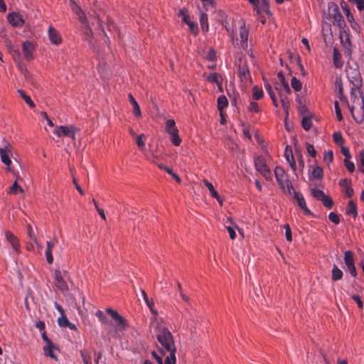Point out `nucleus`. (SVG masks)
<instances>
[{"mask_svg":"<svg viewBox=\"0 0 364 364\" xmlns=\"http://www.w3.org/2000/svg\"><path fill=\"white\" fill-rule=\"evenodd\" d=\"M151 325V328L156 331V338L161 346V353L162 354L169 353V355L165 359L164 364H176V348L171 332L165 327L161 318H154Z\"/></svg>","mask_w":364,"mask_h":364,"instance_id":"nucleus-1","label":"nucleus"},{"mask_svg":"<svg viewBox=\"0 0 364 364\" xmlns=\"http://www.w3.org/2000/svg\"><path fill=\"white\" fill-rule=\"evenodd\" d=\"M230 36L232 39V43L239 48L242 49L247 48V40H248V30L245 27V22L241 20L235 25V31H230L227 28Z\"/></svg>","mask_w":364,"mask_h":364,"instance_id":"nucleus-2","label":"nucleus"},{"mask_svg":"<svg viewBox=\"0 0 364 364\" xmlns=\"http://www.w3.org/2000/svg\"><path fill=\"white\" fill-rule=\"evenodd\" d=\"M272 161L270 156L267 158L259 156L255 158V167L266 180L272 181V174L269 168V164Z\"/></svg>","mask_w":364,"mask_h":364,"instance_id":"nucleus-3","label":"nucleus"},{"mask_svg":"<svg viewBox=\"0 0 364 364\" xmlns=\"http://www.w3.org/2000/svg\"><path fill=\"white\" fill-rule=\"evenodd\" d=\"M70 8L72 11L77 16L79 21L83 24L85 31V38L89 42L90 44H92V31L87 23V18L84 14V12L81 10L80 6L73 1L70 0Z\"/></svg>","mask_w":364,"mask_h":364,"instance_id":"nucleus-4","label":"nucleus"},{"mask_svg":"<svg viewBox=\"0 0 364 364\" xmlns=\"http://www.w3.org/2000/svg\"><path fill=\"white\" fill-rule=\"evenodd\" d=\"M350 110L353 119L357 122H361L364 115V99L361 96L353 95V101Z\"/></svg>","mask_w":364,"mask_h":364,"instance_id":"nucleus-5","label":"nucleus"},{"mask_svg":"<svg viewBox=\"0 0 364 364\" xmlns=\"http://www.w3.org/2000/svg\"><path fill=\"white\" fill-rule=\"evenodd\" d=\"M41 336L45 342V346L43 347L44 355L47 357H50L55 361H58V353L60 352L58 347L48 338L45 331L42 333Z\"/></svg>","mask_w":364,"mask_h":364,"instance_id":"nucleus-6","label":"nucleus"},{"mask_svg":"<svg viewBox=\"0 0 364 364\" xmlns=\"http://www.w3.org/2000/svg\"><path fill=\"white\" fill-rule=\"evenodd\" d=\"M274 176L279 186L282 188H286L289 190L291 188V182L288 178V175L283 168L276 166L274 168Z\"/></svg>","mask_w":364,"mask_h":364,"instance_id":"nucleus-7","label":"nucleus"},{"mask_svg":"<svg viewBox=\"0 0 364 364\" xmlns=\"http://www.w3.org/2000/svg\"><path fill=\"white\" fill-rule=\"evenodd\" d=\"M77 129L73 126H59L53 130V134L58 137H68L75 140Z\"/></svg>","mask_w":364,"mask_h":364,"instance_id":"nucleus-8","label":"nucleus"},{"mask_svg":"<svg viewBox=\"0 0 364 364\" xmlns=\"http://www.w3.org/2000/svg\"><path fill=\"white\" fill-rule=\"evenodd\" d=\"M328 15L333 19L335 24L339 27H343L344 20L338 10V7L336 4H331L328 5Z\"/></svg>","mask_w":364,"mask_h":364,"instance_id":"nucleus-9","label":"nucleus"},{"mask_svg":"<svg viewBox=\"0 0 364 364\" xmlns=\"http://www.w3.org/2000/svg\"><path fill=\"white\" fill-rule=\"evenodd\" d=\"M6 242L11 245L13 249V252L16 255L21 253V245L19 240L11 231L7 230L4 233Z\"/></svg>","mask_w":364,"mask_h":364,"instance_id":"nucleus-10","label":"nucleus"},{"mask_svg":"<svg viewBox=\"0 0 364 364\" xmlns=\"http://www.w3.org/2000/svg\"><path fill=\"white\" fill-rule=\"evenodd\" d=\"M36 46L33 43L29 41H24L22 45V53L26 61H31L33 59V52Z\"/></svg>","mask_w":364,"mask_h":364,"instance_id":"nucleus-11","label":"nucleus"},{"mask_svg":"<svg viewBox=\"0 0 364 364\" xmlns=\"http://www.w3.org/2000/svg\"><path fill=\"white\" fill-rule=\"evenodd\" d=\"M7 20L14 27H21L24 24L22 16L18 12L9 13L7 16Z\"/></svg>","mask_w":364,"mask_h":364,"instance_id":"nucleus-12","label":"nucleus"},{"mask_svg":"<svg viewBox=\"0 0 364 364\" xmlns=\"http://www.w3.org/2000/svg\"><path fill=\"white\" fill-rule=\"evenodd\" d=\"M55 285L63 292L68 291V285L59 271L55 272Z\"/></svg>","mask_w":364,"mask_h":364,"instance_id":"nucleus-13","label":"nucleus"},{"mask_svg":"<svg viewBox=\"0 0 364 364\" xmlns=\"http://www.w3.org/2000/svg\"><path fill=\"white\" fill-rule=\"evenodd\" d=\"M48 38L50 42L55 46H58L62 43V37L60 33L53 27L50 26L48 28Z\"/></svg>","mask_w":364,"mask_h":364,"instance_id":"nucleus-14","label":"nucleus"},{"mask_svg":"<svg viewBox=\"0 0 364 364\" xmlns=\"http://www.w3.org/2000/svg\"><path fill=\"white\" fill-rule=\"evenodd\" d=\"M344 260H345V263L347 267V269L349 271V272L350 273V274L353 277H355L357 273H356L355 267L354 266L353 256H352V254L350 252H345Z\"/></svg>","mask_w":364,"mask_h":364,"instance_id":"nucleus-15","label":"nucleus"},{"mask_svg":"<svg viewBox=\"0 0 364 364\" xmlns=\"http://www.w3.org/2000/svg\"><path fill=\"white\" fill-rule=\"evenodd\" d=\"M58 240L56 238H54L53 240L48 241L46 242V250L45 252V255L46 257V259L48 263L52 264L53 262V257L52 255V250L55 244L57 243Z\"/></svg>","mask_w":364,"mask_h":364,"instance_id":"nucleus-16","label":"nucleus"},{"mask_svg":"<svg viewBox=\"0 0 364 364\" xmlns=\"http://www.w3.org/2000/svg\"><path fill=\"white\" fill-rule=\"evenodd\" d=\"M203 183L205 186V187L208 189V191H210L211 196L213 197L214 198H215L220 205H223V200H222L220 196L215 191L213 185L206 179H204L203 181Z\"/></svg>","mask_w":364,"mask_h":364,"instance_id":"nucleus-17","label":"nucleus"},{"mask_svg":"<svg viewBox=\"0 0 364 364\" xmlns=\"http://www.w3.org/2000/svg\"><path fill=\"white\" fill-rule=\"evenodd\" d=\"M294 198L296 200L298 205L302 209L306 215H311V210L307 208L306 201L302 196L299 193H294Z\"/></svg>","mask_w":364,"mask_h":364,"instance_id":"nucleus-18","label":"nucleus"},{"mask_svg":"<svg viewBox=\"0 0 364 364\" xmlns=\"http://www.w3.org/2000/svg\"><path fill=\"white\" fill-rule=\"evenodd\" d=\"M275 89L278 91V93H279V95L280 97V100H281V103H282V106L284 112H286L287 115H288L289 114L288 109L289 107V100L287 97V95L288 94L280 90L278 87H275Z\"/></svg>","mask_w":364,"mask_h":364,"instance_id":"nucleus-19","label":"nucleus"},{"mask_svg":"<svg viewBox=\"0 0 364 364\" xmlns=\"http://www.w3.org/2000/svg\"><path fill=\"white\" fill-rule=\"evenodd\" d=\"M277 77L281 83V87L277 86L279 89L287 94H289L291 92L290 87L289 86L288 82L286 81L284 75L282 72L278 73Z\"/></svg>","mask_w":364,"mask_h":364,"instance_id":"nucleus-20","label":"nucleus"},{"mask_svg":"<svg viewBox=\"0 0 364 364\" xmlns=\"http://www.w3.org/2000/svg\"><path fill=\"white\" fill-rule=\"evenodd\" d=\"M339 185L343 188V191L348 196L351 197L353 195V189L350 186V181L348 179H342L339 181Z\"/></svg>","mask_w":364,"mask_h":364,"instance_id":"nucleus-21","label":"nucleus"},{"mask_svg":"<svg viewBox=\"0 0 364 364\" xmlns=\"http://www.w3.org/2000/svg\"><path fill=\"white\" fill-rule=\"evenodd\" d=\"M14 153L5 152L4 154H0V159L2 163H4L7 168V170L10 172H13V170L11 167V158L13 156Z\"/></svg>","mask_w":364,"mask_h":364,"instance_id":"nucleus-22","label":"nucleus"},{"mask_svg":"<svg viewBox=\"0 0 364 364\" xmlns=\"http://www.w3.org/2000/svg\"><path fill=\"white\" fill-rule=\"evenodd\" d=\"M5 152L14 153V149L11 144L5 138H3L0 141V154Z\"/></svg>","mask_w":364,"mask_h":364,"instance_id":"nucleus-23","label":"nucleus"},{"mask_svg":"<svg viewBox=\"0 0 364 364\" xmlns=\"http://www.w3.org/2000/svg\"><path fill=\"white\" fill-rule=\"evenodd\" d=\"M128 97H129V102L133 107V113H134V116L136 117H140L141 116V109H140V107H139V104L135 100V99L134 98V97L132 96V94H129Z\"/></svg>","mask_w":364,"mask_h":364,"instance_id":"nucleus-24","label":"nucleus"},{"mask_svg":"<svg viewBox=\"0 0 364 364\" xmlns=\"http://www.w3.org/2000/svg\"><path fill=\"white\" fill-rule=\"evenodd\" d=\"M136 144L137 147L142 152L145 151V144L146 141V136L144 134H140L135 136Z\"/></svg>","mask_w":364,"mask_h":364,"instance_id":"nucleus-25","label":"nucleus"},{"mask_svg":"<svg viewBox=\"0 0 364 364\" xmlns=\"http://www.w3.org/2000/svg\"><path fill=\"white\" fill-rule=\"evenodd\" d=\"M285 158L289 162V164L291 166L292 171H296V165L294 159L293 153L291 150H288L287 147L285 149Z\"/></svg>","mask_w":364,"mask_h":364,"instance_id":"nucleus-26","label":"nucleus"},{"mask_svg":"<svg viewBox=\"0 0 364 364\" xmlns=\"http://www.w3.org/2000/svg\"><path fill=\"white\" fill-rule=\"evenodd\" d=\"M346 213L348 215L353 217L354 218L357 216V208L353 200H351L348 202V206L346 210Z\"/></svg>","mask_w":364,"mask_h":364,"instance_id":"nucleus-27","label":"nucleus"},{"mask_svg":"<svg viewBox=\"0 0 364 364\" xmlns=\"http://www.w3.org/2000/svg\"><path fill=\"white\" fill-rule=\"evenodd\" d=\"M301 126L305 131H309L312 126V119L310 114L304 115L301 119Z\"/></svg>","mask_w":364,"mask_h":364,"instance_id":"nucleus-28","label":"nucleus"},{"mask_svg":"<svg viewBox=\"0 0 364 364\" xmlns=\"http://www.w3.org/2000/svg\"><path fill=\"white\" fill-rule=\"evenodd\" d=\"M348 22L350 23V26L351 28L355 32V33H360V27L359 24L355 21L353 15L351 14L350 15H348L346 16Z\"/></svg>","mask_w":364,"mask_h":364,"instance_id":"nucleus-29","label":"nucleus"},{"mask_svg":"<svg viewBox=\"0 0 364 364\" xmlns=\"http://www.w3.org/2000/svg\"><path fill=\"white\" fill-rule=\"evenodd\" d=\"M200 24L203 31L208 32L209 26L208 21V16L205 13L202 12L200 16Z\"/></svg>","mask_w":364,"mask_h":364,"instance_id":"nucleus-30","label":"nucleus"},{"mask_svg":"<svg viewBox=\"0 0 364 364\" xmlns=\"http://www.w3.org/2000/svg\"><path fill=\"white\" fill-rule=\"evenodd\" d=\"M343 277V272L336 265L333 264L331 270V278L333 281H338Z\"/></svg>","mask_w":364,"mask_h":364,"instance_id":"nucleus-31","label":"nucleus"},{"mask_svg":"<svg viewBox=\"0 0 364 364\" xmlns=\"http://www.w3.org/2000/svg\"><path fill=\"white\" fill-rule=\"evenodd\" d=\"M17 92L19 94V95L23 99L25 102L31 108L35 107V104L31 100V98L26 94V92L23 90H18Z\"/></svg>","mask_w":364,"mask_h":364,"instance_id":"nucleus-32","label":"nucleus"},{"mask_svg":"<svg viewBox=\"0 0 364 364\" xmlns=\"http://www.w3.org/2000/svg\"><path fill=\"white\" fill-rule=\"evenodd\" d=\"M80 355L84 364H92L91 362V353L89 350H83L80 351Z\"/></svg>","mask_w":364,"mask_h":364,"instance_id":"nucleus-33","label":"nucleus"},{"mask_svg":"<svg viewBox=\"0 0 364 364\" xmlns=\"http://www.w3.org/2000/svg\"><path fill=\"white\" fill-rule=\"evenodd\" d=\"M311 176L314 178H321L323 177V169L318 166H314L311 170Z\"/></svg>","mask_w":364,"mask_h":364,"instance_id":"nucleus-34","label":"nucleus"},{"mask_svg":"<svg viewBox=\"0 0 364 364\" xmlns=\"http://www.w3.org/2000/svg\"><path fill=\"white\" fill-rule=\"evenodd\" d=\"M207 80L211 83H219L220 80L223 79L222 76L216 73H213L210 74L206 77Z\"/></svg>","mask_w":364,"mask_h":364,"instance_id":"nucleus-35","label":"nucleus"},{"mask_svg":"<svg viewBox=\"0 0 364 364\" xmlns=\"http://www.w3.org/2000/svg\"><path fill=\"white\" fill-rule=\"evenodd\" d=\"M228 105V100L225 95H221L218 98V109L222 112Z\"/></svg>","mask_w":364,"mask_h":364,"instance_id":"nucleus-36","label":"nucleus"},{"mask_svg":"<svg viewBox=\"0 0 364 364\" xmlns=\"http://www.w3.org/2000/svg\"><path fill=\"white\" fill-rule=\"evenodd\" d=\"M114 321L116 322L118 331L124 330L127 328V322L120 315H119V316L116 318Z\"/></svg>","mask_w":364,"mask_h":364,"instance_id":"nucleus-37","label":"nucleus"},{"mask_svg":"<svg viewBox=\"0 0 364 364\" xmlns=\"http://www.w3.org/2000/svg\"><path fill=\"white\" fill-rule=\"evenodd\" d=\"M239 75L242 80H246L249 75V68L247 65H239Z\"/></svg>","mask_w":364,"mask_h":364,"instance_id":"nucleus-38","label":"nucleus"},{"mask_svg":"<svg viewBox=\"0 0 364 364\" xmlns=\"http://www.w3.org/2000/svg\"><path fill=\"white\" fill-rule=\"evenodd\" d=\"M263 91L257 86L252 87V97L255 100H259L263 97Z\"/></svg>","mask_w":364,"mask_h":364,"instance_id":"nucleus-39","label":"nucleus"},{"mask_svg":"<svg viewBox=\"0 0 364 364\" xmlns=\"http://www.w3.org/2000/svg\"><path fill=\"white\" fill-rule=\"evenodd\" d=\"M333 63L336 68H340L342 65L341 55L336 48H333Z\"/></svg>","mask_w":364,"mask_h":364,"instance_id":"nucleus-40","label":"nucleus"},{"mask_svg":"<svg viewBox=\"0 0 364 364\" xmlns=\"http://www.w3.org/2000/svg\"><path fill=\"white\" fill-rule=\"evenodd\" d=\"M23 189L18 185L17 182L15 181L11 186L9 193L11 195H16L18 193H23Z\"/></svg>","mask_w":364,"mask_h":364,"instance_id":"nucleus-41","label":"nucleus"},{"mask_svg":"<svg viewBox=\"0 0 364 364\" xmlns=\"http://www.w3.org/2000/svg\"><path fill=\"white\" fill-rule=\"evenodd\" d=\"M291 85L292 88L296 91L301 90L302 87L301 82L295 77H293L291 80Z\"/></svg>","mask_w":364,"mask_h":364,"instance_id":"nucleus-42","label":"nucleus"},{"mask_svg":"<svg viewBox=\"0 0 364 364\" xmlns=\"http://www.w3.org/2000/svg\"><path fill=\"white\" fill-rule=\"evenodd\" d=\"M9 53L12 55V58L15 60L16 63L21 61V53L17 48L11 50Z\"/></svg>","mask_w":364,"mask_h":364,"instance_id":"nucleus-43","label":"nucleus"},{"mask_svg":"<svg viewBox=\"0 0 364 364\" xmlns=\"http://www.w3.org/2000/svg\"><path fill=\"white\" fill-rule=\"evenodd\" d=\"M58 323L60 326L66 327L70 324V321L64 314L58 318Z\"/></svg>","mask_w":364,"mask_h":364,"instance_id":"nucleus-44","label":"nucleus"},{"mask_svg":"<svg viewBox=\"0 0 364 364\" xmlns=\"http://www.w3.org/2000/svg\"><path fill=\"white\" fill-rule=\"evenodd\" d=\"M16 65H17L18 68L19 69L20 72L21 73V74H23L24 75L25 78L28 80V78H29L28 71L27 70V69L26 68L24 65L22 63V62L20 61V62L17 63Z\"/></svg>","mask_w":364,"mask_h":364,"instance_id":"nucleus-45","label":"nucleus"},{"mask_svg":"<svg viewBox=\"0 0 364 364\" xmlns=\"http://www.w3.org/2000/svg\"><path fill=\"white\" fill-rule=\"evenodd\" d=\"M333 141L338 145H343L344 143V139L342 136V134L340 132H336L333 135Z\"/></svg>","mask_w":364,"mask_h":364,"instance_id":"nucleus-46","label":"nucleus"},{"mask_svg":"<svg viewBox=\"0 0 364 364\" xmlns=\"http://www.w3.org/2000/svg\"><path fill=\"white\" fill-rule=\"evenodd\" d=\"M178 16L182 18L183 22L187 23L188 21H190V17L188 13L187 10L181 9L179 11Z\"/></svg>","mask_w":364,"mask_h":364,"instance_id":"nucleus-47","label":"nucleus"},{"mask_svg":"<svg viewBox=\"0 0 364 364\" xmlns=\"http://www.w3.org/2000/svg\"><path fill=\"white\" fill-rule=\"evenodd\" d=\"M201 1L205 11L211 10L215 7L213 0H201Z\"/></svg>","mask_w":364,"mask_h":364,"instance_id":"nucleus-48","label":"nucleus"},{"mask_svg":"<svg viewBox=\"0 0 364 364\" xmlns=\"http://www.w3.org/2000/svg\"><path fill=\"white\" fill-rule=\"evenodd\" d=\"M311 194L314 198L319 200H321V199L323 198V196H325L323 192L318 189H311Z\"/></svg>","mask_w":364,"mask_h":364,"instance_id":"nucleus-49","label":"nucleus"},{"mask_svg":"<svg viewBox=\"0 0 364 364\" xmlns=\"http://www.w3.org/2000/svg\"><path fill=\"white\" fill-rule=\"evenodd\" d=\"M283 228L285 230V237L287 241L291 242L292 241V235H291V230L288 224L284 225Z\"/></svg>","mask_w":364,"mask_h":364,"instance_id":"nucleus-50","label":"nucleus"},{"mask_svg":"<svg viewBox=\"0 0 364 364\" xmlns=\"http://www.w3.org/2000/svg\"><path fill=\"white\" fill-rule=\"evenodd\" d=\"M333 159V152L331 151H325L324 155H323L324 162H326V164H330L331 162H332Z\"/></svg>","mask_w":364,"mask_h":364,"instance_id":"nucleus-51","label":"nucleus"},{"mask_svg":"<svg viewBox=\"0 0 364 364\" xmlns=\"http://www.w3.org/2000/svg\"><path fill=\"white\" fill-rule=\"evenodd\" d=\"M170 140L174 146H179L181 143V139L179 137L178 133L171 135L170 136Z\"/></svg>","mask_w":364,"mask_h":364,"instance_id":"nucleus-52","label":"nucleus"},{"mask_svg":"<svg viewBox=\"0 0 364 364\" xmlns=\"http://www.w3.org/2000/svg\"><path fill=\"white\" fill-rule=\"evenodd\" d=\"M186 24L188 26L191 32L194 35H197L198 32L197 24L194 22H192L191 21H188Z\"/></svg>","mask_w":364,"mask_h":364,"instance_id":"nucleus-53","label":"nucleus"},{"mask_svg":"<svg viewBox=\"0 0 364 364\" xmlns=\"http://www.w3.org/2000/svg\"><path fill=\"white\" fill-rule=\"evenodd\" d=\"M321 201H322L323 204L328 208H331L333 205V201L331 198L326 195L323 196V198H322Z\"/></svg>","mask_w":364,"mask_h":364,"instance_id":"nucleus-54","label":"nucleus"},{"mask_svg":"<svg viewBox=\"0 0 364 364\" xmlns=\"http://www.w3.org/2000/svg\"><path fill=\"white\" fill-rule=\"evenodd\" d=\"M349 159H344L345 166L350 172H353L355 171V165L353 162L350 161Z\"/></svg>","mask_w":364,"mask_h":364,"instance_id":"nucleus-55","label":"nucleus"},{"mask_svg":"<svg viewBox=\"0 0 364 364\" xmlns=\"http://www.w3.org/2000/svg\"><path fill=\"white\" fill-rule=\"evenodd\" d=\"M175 127H176V122H175V121L173 119H170L166 120V122L165 123V129H166V131L171 129H173Z\"/></svg>","mask_w":364,"mask_h":364,"instance_id":"nucleus-56","label":"nucleus"},{"mask_svg":"<svg viewBox=\"0 0 364 364\" xmlns=\"http://www.w3.org/2000/svg\"><path fill=\"white\" fill-rule=\"evenodd\" d=\"M328 218L332 223L335 224H338L340 222L339 216L334 213H330L328 215Z\"/></svg>","mask_w":364,"mask_h":364,"instance_id":"nucleus-57","label":"nucleus"},{"mask_svg":"<svg viewBox=\"0 0 364 364\" xmlns=\"http://www.w3.org/2000/svg\"><path fill=\"white\" fill-rule=\"evenodd\" d=\"M306 151L308 152V154L312 156V157H315L316 155V149H314V146L310 144H306Z\"/></svg>","mask_w":364,"mask_h":364,"instance_id":"nucleus-58","label":"nucleus"},{"mask_svg":"<svg viewBox=\"0 0 364 364\" xmlns=\"http://www.w3.org/2000/svg\"><path fill=\"white\" fill-rule=\"evenodd\" d=\"M96 316L99 318V320L102 322V323L105 324L107 323V318L105 315L102 311L98 310L95 313Z\"/></svg>","mask_w":364,"mask_h":364,"instance_id":"nucleus-59","label":"nucleus"},{"mask_svg":"<svg viewBox=\"0 0 364 364\" xmlns=\"http://www.w3.org/2000/svg\"><path fill=\"white\" fill-rule=\"evenodd\" d=\"M341 151V154L345 156V159H350L351 157L350 150L347 146H342Z\"/></svg>","mask_w":364,"mask_h":364,"instance_id":"nucleus-60","label":"nucleus"},{"mask_svg":"<svg viewBox=\"0 0 364 364\" xmlns=\"http://www.w3.org/2000/svg\"><path fill=\"white\" fill-rule=\"evenodd\" d=\"M249 110L253 112H259V107L257 102H251L249 106Z\"/></svg>","mask_w":364,"mask_h":364,"instance_id":"nucleus-61","label":"nucleus"},{"mask_svg":"<svg viewBox=\"0 0 364 364\" xmlns=\"http://www.w3.org/2000/svg\"><path fill=\"white\" fill-rule=\"evenodd\" d=\"M335 109H336V117L338 120L341 121L343 119L341 111L338 107V103L337 101L334 103Z\"/></svg>","mask_w":364,"mask_h":364,"instance_id":"nucleus-62","label":"nucleus"},{"mask_svg":"<svg viewBox=\"0 0 364 364\" xmlns=\"http://www.w3.org/2000/svg\"><path fill=\"white\" fill-rule=\"evenodd\" d=\"M358 157L362 166L361 171L364 173V149L359 151Z\"/></svg>","mask_w":364,"mask_h":364,"instance_id":"nucleus-63","label":"nucleus"},{"mask_svg":"<svg viewBox=\"0 0 364 364\" xmlns=\"http://www.w3.org/2000/svg\"><path fill=\"white\" fill-rule=\"evenodd\" d=\"M226 229L228 231L230 239L234 240L236 237V233L235 228L231 226H226Z\"/></svg>","mask_w":364,"mask_h":364,"instance_id":"nucleus-64","label":"nucleus"}]
</instances>
